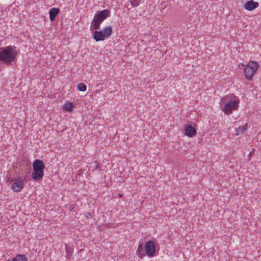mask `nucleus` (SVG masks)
Returning a JSON list of instances; mask_svg holds the SVG:
<instances>
[{
    "label": "nucleus",
    "mask_w": 261,
    "mask_h": 261,
    "mask_svg": "<svg viewBox=\"0 0 261 261\" xmlns=\"http://www.w3.org/2000/svg\"><path fill=\"white\" fill-rule=\"evenodd\" d=\"M130 2L132 4V7H137L139 4L138 2L136 0H130Z\"/></svg>",
    "instance_id": "17"
},
{
    "label": "nucleus",
    "mask_w": 261,
    "mask_h": 261,
    "mask_svg": "<svg viewBox=\"0 0 261 261\" xmlns=\"http://www.w3.org/2000/svg\"><path fill=\"white\" fill-rule=\"evenodd\" d=\"M6 261H27V258L24 254H18L12 260L8 259Z\"/></svg>",
    "instance_id": "13"
},
{
    "label": "nucleus",
    "mask_w": 261,
    "mask_h": 261,
    "mask_svg": "<svg viewBox=\"0 0 261 261\" xmlns=\"http://www.w3.org/2000/svg\"><path fill=\"white\" fill-rule=\"evenodd\" d=\"M66 251L67 257H68V256L71 255L72 253V249L71 248H68L67 247H66Z\"/></svg>",
    "instance_id": "18"
},
{
    "label": "nucleus",
    "mask_w": 261,
    "mask_h": 261,
    "mask_svg": "<svg viewBox=\"0 0 261 261\" xmlns=\"http://www.w3.org/2000/svg\"><path fill=\"white\" fill-rule=\"evenodd\" d=\"M119 197H121L122 196V195L121 194H119Z\"/></svg>",
    "instance_id": "20"
},
{
    "label": "nucleus",
    "mask_w": 261,
    "mask_h": 261,
    "mask_svg": "<svg viewBox=\"0 0 261 261\" xmlns=\"http://www.w3.org/2000/svg\"><path fill=\"white\" fill-rule=\"evenodd\" d=\"M86 217L88 218V219H89V218H92V215L90 213H86V214L85 215Z\"/></svg>",
    "instance_id": "19"
},
{
    "label": "nucleus",
    "mask_w": 261,
    "mask_h": 261,
    "mask_svg": "<svg viewBox=\"0 0 261 261\" xmlns=\"http://www.w3.org/2000/svg\"><path fill=\"white\" fill-rule=\"evenodd\" d=\"M144 250L146 254L149 257L154 256L156 251L155 245L154 242L152 241H147L144 246Z\"/></svg>",
    "instance_id": "7"
},
{
    "label": "nucleus",
    "mask_w": 261,
    "mask_h": 261,
    "mask_svg": "<svg viewBox=\"0 0 261 261\" xmlns=\"http://www.w3.org/2000/svg\"><path fill=\"white\" fill-rule=\"evenodd\" d=\"M14 46H7L0 48V64L10 66L15 64L17 61L18 50Z\"/></svg>",
    "instance_id": "1"
},
{
    "label": "nucleus",
    "mask_w": 261,
    "mask_h": 261,
    "mask_svg": "<svg viewBox=\"0 0 261 261\" xmlns=\"http://www.w3.org/2000/svg\"><path fill=\"white\" fill-rule=\"evenodd\" d=\"M258 6L257 2H254L253 0L247 1L244 5V8L248 11H252Z\"/></svg>",
    "instance_id": "9"
},
{
    "label": "nucleus",
    "mask_w": 261,
    "mask_h": 261,
    "mask_svg": "<svg viewBox=\"0 0 261 261\" xmlns=\"http://www.w3.org/2000/svg\"><path fill=\"white\" fill-rule=\"evenodd\" d=\"M110 15V12L108 10H103L98 11L95 15L92 21L91 25L93 29L97 30L100 29V25L101 22Z\"/></svg>",
    "instance_id": "3"
},
{
    "label": "nucleus",
    "mask_w": 261,
    "mask_h": 261,
    "mask_svg": "<svg viewBox=\"0 0 261 261\" xmlns=\"http://www.w3.org/2000/svg\"><path fill=\"white\" fill-rule=\"evenodd\" d=\"M247 129V123H246L242 127H238L236 129V135L237 136L242 135L243 133Z\"/></svg>",
    "instance_id": "14"
},
{
    "label": "nucleus",
    "mask_w": 261,
    "mask_h": 261,
    "mask_svg": "<svg viewBox=\"0 0 261 261\" xmlns=\"http://www.w3.org/2000/svg\"><path fill=\"white\" fill-rule=\"evenodd\" d=\"M185 135L192 138L196 134V130L191 125H186L185 127Z\"/></svg>",
    "instance_id": "8"
},
{
    "label": "nucleus",
    "mask_w": 261,
    "mask_h": 261,
    "mask_svg": "<svg viewBox=\"0 0 261 261\" xmlns=\"http://www.w3.org/2000/svg\"><path fill=\"white\" fill-rule=\"evenodd\" d=\"M113 33V29L111 26L106 27L102 31H95L93 32V38L96 41H102L105 38L109 37Z\"/></svg>",
    "instance_id": "4"
},
{
    "label": "nucleus",
    "mask_w": 261,
    "mask_h": 261,
    "mask_svg": "<svg viewBox=\"0 0 261 261\" xmlns=\"http://www.w3.org/2000/svg\"><path fill=\"white\" fill-rule=\"evenodd\" d=\"M77 88L79 91L84 92L86 90L87 87L85 84L81 83L77 85Z\"/></svg>",
    "instance_id": "16"
},
{
    "label": "nucleus",
    "mask_w": 261,
    "mask_h": 261,
    "mask_svg": "<svg viewBox=\"0 0 261 261\" xmlns=\"http://www.w3.org/2000/svg\"><path fill=\"white\" fill-rule=\"evenodd\" d=\"M24 187V184L22 181H16L13 182L11 186L12 190L15 192H20Z\"/></svg>",
    "instance_id": "10"
},
{
    "label": "nucleus",
    "mask_w": 261,
    "mask_h": 261,
    "mask_svg": "<svg viewBox=\"0 0 261 261\" xmlns=\"http://www.w3.org/2000/svg\"><path fill=\"white\" fill-rule=\"evenodd\" d=\"M73 107L72 102H67L63 107V109L66 112H71Z\"/></svg>",
    "instance_id": "15"
},
{
    "label": "nucleus",
    "mask_w": 261,
    "mask_h": 261,
    "mask_svg": "<svg viewBox=\"0 0 261 261\" xmlns=\"http://www.w3.org/2000/svg\"><path fill=\"white\" fill-rule=\"evenodd\" d=\"M32 166L33 169L32 178L36 181L39 180L44 175L43 169L45 168V165L42 161L37 159L34 161Z\"/></svg>",
    "instance_id": "2"
},
{
    "label": "nucleus",
    "mask_w": 261,
    "mask_h": 261,
    "mask_svg": "<svg viewBox=\"0 0 261 261\" xmlns=\"http://www.w3.org/2000/svg\"><path fill=\"white\" fill-rule=\"evenodd\" d=\"M60 12V9L56 8H52L49 11V19L51 21L55 20L56 17L57 16Z\"/></svg>",
    "instance_id": "11"
},
{
    "label": "nucleus",
    "mask_w": 261,
    "mask_h": 261,
    "mask_svg": "<svg viewBox=\"0 0 261 261\" xmlns=\"http://www.w3.org/2000/svg\"><path fill=\"white\" fill-rule=\"evenodd\" d=\"M144 249V248L143 244L141 243L139 244L136 251V255H137L140 258H142L145 256Z\"/></svg>",
    "instance_id": "12"
},
{
    "label": "nucleus",
    "mask_w": 261,
    "mask_h": 261,
    "mask_svg": "<svg viewBox=\"0 0 261 261\" xmlns=\"http://www.w3.org/2000/svg\"><path fill=\"white\" fill-rule=\"evenodd\" d=\"M239 107V100H230L226 102L223 108V112L228 115L232 113L233 110H237Z\"/></svg>",
    "instance_id": "6"
},
{
    "label": "nucleus",
    "mask_w": 261,
    "mask_h": 261,
    "mask_svg": "<svg viewBox=\"0 0 261 261\" xmlns=\"http://www.w3.org/2000/svg\"><path fill=\"white\" fill-rule=\"evenodd\" d=\"M258 68V64L255 61H250L245 66L244 73L246 78L251 81L252 77Z\"/></svg>",
    "instance_id": "5"
}]
</instances>
